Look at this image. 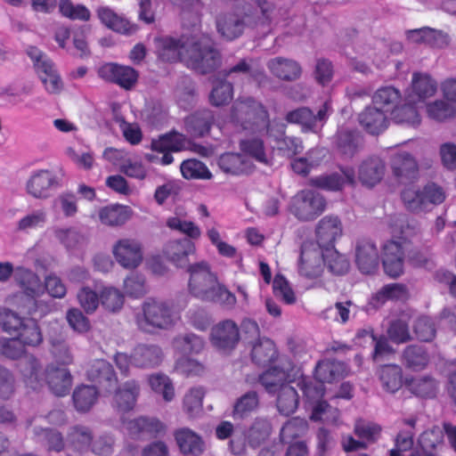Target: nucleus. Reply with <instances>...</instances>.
<instances>
[{"label": "nucleus", "instance_id": "1", "mask_svg": "<svg viewBox=\"0 0 456 456\" xmlns=\"http://www.w3.org/2000/svg\"><path fill=\"white\" fill-rule=\"evenodd\" d=\"M230 122L236 127L256 134L260 137L269 134L277 140V149L286 157L300 153L302 142L295 137H283L284 126L270 122L265 107L252 98L237 100L232 108Z\"/></svg>", "mask_w": 456, "mask_h": 456}, {"label": "nucleus", "instance_id": "31", "mask_svg": "<svg viewBox=\"0 0 456 456\" xmlns=\"http://www.w3.org/2000/svg\"><path fill=\"white\" fill-rule=\"evenodd\" d=\"M175 437L183 454L199 455L205 449L201 437L190 428H183L176 430Z\"/></svg>", "mask_w": 456, "mask_h": 456}, {"label": "nucleus", "instance_id": "23", "mask_svg": "<svg viewBox=\"0 0 456 456\" xmlns=\"http://www.w3.org/2000/svg\"><path fill=\"white\" fill-rule=\"evenodd\" d=\"M355 262L363 273H373L379 265V250L369 240H360L355 245Z\"/></svg>", "mask_w": 456, "mask_h": 456}, {"label": "nucleus", "instance_id": "48", "mask_svg": "<svg viewBox=\"0 0 456 456\" xmlns=\"http://www.w3.org/2000/svg\"><path fill=\"white\" fill-rule=\"evenodd\" d=\"M26 53L32 61L40 80L57 71L53 62L37 47L29 45Z\"/></svg>", "mask_w": 456, "mask_h": 456}, {"label": "nucleus", "instance_id": "59", "mask_svg": "<svg viewBox=\"0 0 456 456\" xmlns=\"http://www.w3.org/2000/svg\"><path fill=\"white\" fill-rule=\"evenodd\" d=\"M55 238L68 249H77L86 243V237L74 228H58L54 231Z\"/></svg>", "mask_w": 456, "mask_h": 456}, {"label": "nucleus", "instance_id": "28", "mask_svg": "<svg viewBox=\"0 0 456 456\" xmlns=\"http://www.w3.org/2000/svg\"><path fill=\"white\" fill-rule=\"evenodd\" d=\"M387 113L375 106L366 107L359 115L361 126L371 134H379L387 126Z\"/></svg>", "mask_w": 456, "mask_h": 456}, {"label": "nucleus", "instance_id": "21", "mask_svg": "<svg viewBox=\"0 0 456 456\" xmlns=\"http://www.w3.org/2000/svg\"><path fill=\"white\" fill-rule=\"evenodd\" d=\"M404 244L391 240L383 247V266L386 273L398 277L403 270Z\"/></svg>", "mask_w": 456, "mask_h": 456}, {"label": "nucleus", "instance_id": "3", "mask_svg": "<svg viewBox=\"0 0 456 456\" xmlns=\"http://www.w3.org/2000/svg\"><path fill=\"white\" fill-rule=\"evenodd\" d=\"M257 9L244 16L237 12H225L216 18L218 33L227 40L239 37L246 27L265 31L269 28L273 19V5L266 0H257Z\"/></svg>", "mask_w": 456, "mask_h": 456}, {"label": "nucleus", "instance_id": "62", "mask_svg": "<svg viewBox=\"0 0 456 456\" xmlns=\"http://www.w3.org/2000/svg\"><path fill=\"white\" fill-rule=\"evenodd\" d=\"M180 169L185 179H210L212 176L206 165L195 159L183 161Z\"/></svg>", "mask_w": 456, "mask_h": 456}, {"label": "nucleus", "instance_id": "9", "mask_svg": "<svg viewBox=\"0 0 456 456\" xmlns=\"http://www.w3.org/2000/svg\"><path fill=\"white\" fill-rule=\"evenodd\" d=\"M189 292L195 297L206 301L219 281L210 265L201 261L189 266Z\"/></svg>", "mask_w": 456, "mask_h": 456}, {"label": "nucleus", "instance_id": "5", "mask_svg": "<svg viewBox=\"0 0 456 456\" xmlns=\"http://www.w3.org/2000/svg\"><path fill=\"white\" fill-rule=\"evenodd\" d=\"M151 149L163 155L159 159L152 154H147V159L151 162H159L162 165H169L174 161L171 151L188 150L202 157H208L213 153V150L210 147L191 142L183 134L176 132L166 134L153 140L151 142Z\"/></svg>", "mask_w": 456, "mask_h": 456}, {"label": "nucleus", "instance_id": "58", "mask_svg": "<svg viewBox=\"0 0 456 456\" xmlns=\"http://www.w3.org/2000/svg\"><path fill=\"white\" fill-rule=\"evenodd\" d=\"M15 336L24 346H37L43 341L40 329L33 319H26L24 324Z\"/></svg>", "mask_w": 456, "mask_h": 456}, {"label": "nucleus", "instance_id": "47", "mask_svg": "<svg viewBox=\"0 0 456 456\" xmlns=\"http://www.w3.org/2000/svg\"><path fill=\"white\" fill-rule=\"evenodd\" d=\"M252 360L258 365L265 366L273 362L276 357V348L273 342L268 338H259L253 343L251 350Z\"/></svg>", "mask_w": 456, "mask_h": 456}, {"label": "nucleus", "instance_id": "29", "mask_svg": "<svg viewBox=\"0 0 456 456\" xmlns=\"http://www.w3.org/2000/svg\"><path fill=\"white\" fill-rule=\"evenodd\" d=\"M96 13L101 22L113 31L126 35L134 31V26L128 20L108 6L97 8Z\"/></svg>", "mask_w": 456, "mask_h": 456}, {"label": "nucleus", "instance_id": "63", "mask_svg": "<svg viewBox=\"0 0 456 456\" xmlns=\"http://www.w3.org/2000/svg\"><path fill=\"white\" fill-rule=\"evenodd\" d=\"M409 429L400 431L395 438V446L390 451V456H403L402 452L411 450L413 446L412 428L415 425V419H410L404 421Z\"/></svg>", "mask_w": 456, "mask_h": 456}, {"label": "nucleus", "instance_id": "10", "mask_svg": "<svg viewBox=\"0 0 456 456\" xmlns=\"http://www.w3.org/2000/svg\"><path fill=\"white\" fill-rule=\"evenodd\" d=\"M325 200L319 192L305 189L293 197L291 212L301 221H312L325 210Z\"/></svg>", "mask_w": 456, "mask_h": 456}, {"label": "nucleus", "instance_id": "2", "mask_svg": "<svg viewBox=\"0 0 456 456\" xmlns=\"http://www.w3.org/2000/svg\"><path fill=\"white\" fill-rule=\"evenodd\" d=\"M155 51L163 61H183L189 68L207 73L219 63V53L213 48L209 37H192L181 42L171 37L154 39Z\"/></svg>", "mask_w": 456, "mask_h": 456}, {"label": "nucleus", "instance_id": "44", "mask_svg": "<svg viewBox=\"0 0 456 456\" xmlns=\"http://www.w3.org/2000/svg\"><path fill=\"white\" fill-rule=\"evenodd\" d=\"M382 387L388 393L397 392L403 386V370L396 364H387L380 367L378 372Z\"/></svg>", "mask_w": 456, "mask_h": 456}, {"label": "nucleus", "instance_id": "16", "mask_svg": "<svg viewBox=\"0 0 456 456\" xmlns=\"http://www.w3.org/2000/svg\"><path fill=\"white\" fill-rule=\"evenodd\" d=\"M99 76L110 82H114L125 89L132 88L137 82L138 73L128 66L116 63H105L98 69Z\"/></svg>", "mask_w": 456, "mask_h": 456}, {"label": "nucleus", "instance_id": "43", "mask_svg": "<svg viewBox=\"0 0 456 456\" xmlns=\"http://www.w3.org/2000/svg\"><path fill=\"white\" fill-rule=\"evenodd\" d=\"M15 280L25 293L32 297H39L45 291L39 277L27 268L17 267L15 269Z\"/></svg>", "mask_w": 456, "mask_h": 456}, {"label": "nucleus", "instance_id": "51", "mask_svg": "<svg viewBox=\"0 0 456 456\" xmlns=\"http://www.w3.org/2000/svg\"><path fill=\"white\" fill-rule=\"evenodd\" d=\"M73 403L78 411H89L98 399V391L94 386L82 385L73 392Z\"/></svg>", "mask_w": 456, "mask_h": 456}, {"label": "nucleus", "instance_id": "17", "mask_svg": "<svg viewBox=\"0 0 456 456\" xmlns=\"http://www.w3.org/2000/svg\"><path fill=\"white\" fill-rule=\"evenodd\" d=\"M192 240L187 238L169 240L163 248V254L176 267H186L189 265V256L193 255L196 251Z\"/></svg>", "mask_w": 456, "mask_h": 456}, {"label": "nucleus", "instance_id": "42", "mask_svg": "<svg viewBox=\"0 0 456 456\" xmlns=\"http://www.w3.org/2000/svg\"><path fill=\"white\" fill-rule=\"evenodd\" d=\"M205 346L204 339L194 333L177 335L172 341L174 351L180 355L200 353Z\"/></svg>", "mask_w": 456, "mask_h": 456}, {"label": "nucleus", "instance_id": "60", "mask_svg": "<svg viewBox=\"0 0 456 456\" xmlns=\"http://www.w3.org/2000/svg\"><path fill=\"white\" fill-rule=\"evenodd\" d=\"M403 361L408 368L420 370L428 365L429 358L422 346H411L403 353Z\"/></svg>", "mask_w": 456, "mask_h": 456}, {"label": "nucleus", "instance_id": "33", "mask_svg": "<svg viewBox=\"0 0 456 456\" xmlns=\"http://www.w3.org/2000/svg\"><path fill=\"white\" fill-rule=\"evenodd\" d=\"M220 168L228 174L242 175L248 174L253 169L252 161L240 153H224L219 158Z\"/></svg>", "mask_w": 456, "mask_h": 456}, {"label": "nucleus", "instance_id": "57", "mask_svg": "<svg viewBox=\"0 0 456 456\" xmlns=\"http://www.w3.org/2000/svg\"><path fill=\"white\" fill-rule=\"evenodd\" d=\"M405 385L412 394L419 397H433L437 391L436 380L429 377L406 379Z\"/></svg>", "mask_w": 456, "mask_h": 456}, {"label": "nucleus", "instance_id": "35", "mask_svg": "<svg viewBox=\"0 0 456 456\" xmlns=\"http://www.w3.org/2000/svg\"><path fill=\"white\" fill-rule=\"evenodd\" d=\"M132 357L134 366L154 367L162 361V351L155 345H139L134 349Z\"/></svg>", "mask_w": 456, "mask_h": 456}, {"label": "nucleus", "instance_id": "50", "mask_svg": "<svg viewBox=\"0 0 456 456\" xmlns=\"http://www.w3.org/2000/svg\"><path fill=\"white\" fill-rule=\"evenodd\" d=\"M272 427L265 419H256L248 429L246 438L252 448L260 447L270 436Z\"/></svg>", "mask_w": 456, "mask_h": 456}, {"label": "nucleus", "instance_id": "36", "mask_svg": "<svg viewBox=\"0 0 456 456\" xmlns=\"http://www.w3.org/2000/svg\"><path fill=\"white\" fill-rule=\"evenodd\" d=\"M260 383L270 395L281 390L283 386H291L290 373L284 369L272 368L260 376Z\"/></svg>", "mask_w": 456, "mask_h": 456}, {"label": "nucleus", "instance_id": "41", "mask_svg": "<svg viewBox=\"0 0 456 456\" xmlns=\"http://www.w3.org/2000/svg\"><path fill=\"white\" fill-rule=\"evenodd\" d=\"M213 120L214 116L212 111L203 110L185 118V129L193 136H203L209 131Z\"/></svg>", "mask_w": 456, "mask_h": 456}, {"label": "nucleus", "instance_id": "39", "mask_svg": "<svg viewBox=\"0 0 456 456\" xmlns=\"http://www.w3.org/2000/svg\"><path fill=\"white\" fill-rule=\"evenodd\" d=\"M415 102H408L395 108L391 112V118L396 124L409 127H417L421 123V117Z\"/></svg>", "mask_w": 456, "mask_h": 456}, {"label": "nucleus", "instance_id": "54", "mask_svg": "<svg viewBox=\"0 0 456 456\" xmlns=\"http://www.w3.org/2000/svg\"><path fill=\"white\" fill-rule=\"evenodd\" d=\"M259 405L258 395L251 391L240 396L234 403L232 417L237 419H243L256 411Z\"/></svg>", "mask_w": 456, "mask_h": 456}, {"label": "nucleus", "instance_id": "18", "mask_svg": "<svg viewBox=\"0 0 456 456\" xmlns=\"http://www.w3.org/2000/svg\"><path fill=\"white\" fill-rule=\"evenodd\" d=\"M444 431L439 427L424 431L418 440V447L410 456H439L444 447Z\"/></svg>", "mask_w": 456, "mask_h": 456}, {"label": "nucleus", "instance_id": "13", "mask_svg": "<svg viewBox=\"0 0 456 456\" xmlns=\"http://www.w3.org/2000/svg\"><path fill=\"white\" fill-rule=\"evenodd\" d=\"M240 339L237 324L232 320H224L212 327L210 341L221 351H229L235 347Z\"/></svg>", "mask_w": 456, "mask_h": 456}, {"label": "nucleus", "instance_id": "11", "mask_svg": "<svg viewBox=\"0 0 456 456\" xmlns=\"http://www.w3.org/2000/svg\"><path fill=\"white\" fill-rule=\"evenodd\" d=\"M112 255L116 262L124 269L134 270L143 262L142 243L134 238H122L112 246Z\"/></svg>", "mask_w": 456, "mask_h": 456}, {"label": "nucleus", "instance_id": "38", "mask_svg": "<svg viewBox=\"0 0 456 456\" xmlns=\"http://www.w3.org/2000/svg\"><path fill=\"white\" fill-rule=\"evenodd\" d=\"M347 374L345 363L331 360L321 361L315 368V379L321 383H330Z\"/></svg>", "mask_w": 456, "mask_h": 456}, {"label": "nucleus", "instance_id": "6", "mask_svg": "<svg viewBox=\"0 0 456 456\" xmlns=\"http://www.w3.org/2000/svg\"><path fill=\"white\" fill-rule=\"evenodd\" d=\"M299 385L305 397L306 407L311 411L310 419L314 421L339 426L340 411L338 408L331 407L322 400L324 395L323 383L303 379Z\"/></svg>", "mask_w": 456, "mask_h": 456}, {"label": "nucleus", "instance_id": "46", "mask_svg": "<svg viewBox=\"0 0 456 456\" xmlns=\"http://www.w3.org/2000/svg\"><path fill=\"white\" fill-rule=\"evenodd\" d=\"M401 99V93L394 86L379 88L372 95V104L384 110L385 113L393 111Z\"/></svg>", "mask_w": 456, "mask_h": 456}, {"label": "nucleus", "instance_id": "7", "mask_svg": "<svg viewBox=\"0 0 456 456\" xmlns=\"http://www.w3.org/2000/svg\"><path fill=\"white\" fill-rule=\"evenodd\" d=\"M405 208L413 213L431 211L445 200L443 189L435 183H428L422 189L415 186L405 188L402 192Z\"/></svg>", "mask_w": 456, "mask_h": 456}, {"label": "nucleus", "instance_id": "25", "mask_svg": "<svg viewBox=\"0 0 456 456\" xmlns=\"http://www.w3.org/2000/svg\"><path fill=\"white\" fill-rule=\"evenodd\" d=\"M124 432L132 437H139L144 435L155 436L164 432L165 425L153 418L140 417L130 420H123Z\"/></svg>", "mask_w": 456, "mask_h": 456}, {"label": "nucleus", "instance_id": "56", "mask_svg": "<svg viewBox=\"0 0 456 456\" xmlns=\"http://www.w3.org/2000/svg\"><path fill=\"white\" fill-rule=\"evenodd\" d=\"M426 112L429 118L444 121L456 116V105L444 100H436L426 104Z\"/></svg>", "mask_w": 456, "mask_h": 456}, {"label": "nucleus", "instance_id": "40", "mask_svg": "<svg viewBox=\"0 0 456 456\" xmlns=\"http://www.w3.org/2000/svg\"><path fill=\"white\" fill-rule=\"evenodd\" d=\"M354 181V172L352 169L342 170V175L331 174L321 175L311 180V184L318 188L329 191L340 190L345 183H352Z\"/></svg>", "mask_w": 456, "mask_h": 456}, {"label": "nucleus", "instance_id": "55", "mask_svg": "<svg viewBox=\"0 0 456 456\" xmlns=\"http://www.w3.org/2000/svg\"><path fill=\"white\" fill-rule=\"evenodd\" d=\"M276 405L278 411L283 415L293 413L298 405V395L292 386H283L281 390L276 392Z\"/></svg>", "mask_w": 456, "mask_h": 456}, {"label": "nucleus", "instance_id": "4", "mask_svg": "<svg viewBox=\"0 0 456 456\" xmlns=\"http://www.w3.org/2000/svg\"><path fill=\"white\" fill-rule=\"evenodd\" d=\"M181 311L174 302L148 299L136 314V323L145 332L167 330L180 320Z\"/></svg>", "mask_w": 456, "mask_h": 456}, {"label": "nucleus", "instance_id": "49", "mask_svg": "<svg viewBox=\"0 0 456 456\" xmlns=\"http://www.w3.org/2000/svg\"><path fill=\"white\" fill-rule=\"evenodd\" d=\"M240 148L244 156L263 164L268 163V156L260 137H249L240 141Z\"/></svg>", "mask_w": 456, "mask_h": 456}, {"label": "nucleus", "instance_id": "14", "mask_svg": "<svg viewBox=\"0 0 456 456\" xmlns=\"http://www.w3.org/2000/svg\"><path fill=\"white\" fill-rule=\"evenodd\" d=\"M323 270V252L312 243L302 246L298 272L306 278L319 277Z\"/></svg>", "mask_w": 456, "mask_h": 456}, {"label": "nucleus", "instance_id": "37", "mask_svg": "<svg viewBox=\"0 0 456 456\" xmlns=\"http://www.w3.org/2000/svg\"><path fill=\"white\" fill-rule=\"evenodd\" d=\"M46 384L49 388L58 396L67 395L71 387V375L66 368H57L49 365Z\"/></svg>", "mask_w": 456, "mask_h": 456}, {"label": "nucleus", "instance_id": "30", "mask_svg": "<svg viewBox=\"0 0 456 456\" xmlns=\"http://www.w3.org/2000/svg\"><path fill=\"white\" fill-rule=\"evenodd\" d=\"M87 376L90 379L98 381L106 390L115 387L118 382L112 366L102 359L91 362Z\"/></svg>", "mask_w": 456, "mask_h": 456}, {"label": "nucleus", "instance_id": "52", "mask_svg": "<svg viewBox=\"0 0 456 456\" xmlns=\"http://www.w3.org/2000/svg\"><path fill=\"white\" fill-rule=\"evenodd\" d=\"M148 384L151 390L160 395L166 402L174 400L175 393L172 380L163 373H154L148 377Z\"/></svg>", "mask_w": 456, "mask_h": 456}, {"label": "nucleus", "instance_id": "64", "mask_svg": "<svg viewBox=\"0 0 456 456\" xmlns=\"http://www.w3.org/2000/svg\"><path fill=\"white\" fill-rule=\"evenodd\" d=\"M101 304L109 312H118L124 305L123 293L114 287H105L101 291Z\"/></svg>", "mask_w": 456, "mask_h": 456}, {"label": "nucleus", "instance_id": "19", "mask_svg": "<svg viewBox=\"0 0 456 456\" xmlns=\"http://www.w3.org/2000/svg\"><path fill=\"white\" fill-rule=\"evenodd\" d=\"M317 243L320 247H332L343 235V224L336 216H325L315 228Z\"/></svg>", "mask_w": 456, "mask_h": 456}, {"label": "nucleus", "instance_id": "8", "mask_svg": "<svg viewBox=\"0 0 456 456\" xmlns=\"http://www.w3.org/2000/svg\"><path fill=\"white\" fill-rule=\"evenodd\" d=\"M61 186V176L52 168H38L31 171L25 189L27 193L37 200H47Z\"/></svg>", "mask_w": 456, "mask_h": 456}, {"label": "nucleus", "instance_id": "61", "mask_svg": "<svg viewBox=\"0 0 456 456\" xmlns=\"http://www.w3.org/2000/svg\"><path fill=\"white\" fill-rule=\"evenodd\" d=\"M362 137L355 131H340L338 134V147L341 153L352 156L362 145Z\"/></svg>", "mask_w": 456, "mask_h": 456}, {"label": "nucleus", "instance_id": "20", "mask_svg": "<svg viewBox=\"0 0 456 456\" xmlns=\"http://www.w3.org/2000/svg\"><path fill=\"white\" fill-rule=\"evenodd\" d=\"M330 111V104L325 102L322 107L318 110L317 115H314L308 108H298L289 111L286 119L289 123L301 125L306 129H314L318 123L325 121Z\"/></svg>", "mask_w": 456, "mask_h": 456}, {"label": "nucleus", "instance_id": "26", "mask_svg": "<svg viewBox=\"0 0 456 456\" xmlns=\"http://www.w3.org/2000/svg\"><path fill=\"white\" fill-rule=\"evenodd\" d=\"M267 68L277 78L284 81H294L300 77L302 69L295 60L275 57L268 61Z\"/></svg>", "mask_w": 456, "mask_h": 456}, {"label": "nucleus", "instance_id": "27", "mask_svg": "<svg viewBox=\"0 0 456 456\" xmlns=\"http://www.w3.org/2000/svg\"><path fill=\"white\" fill-rule=\"evenodd\" d=\"M392 169L395 176L406 183L416 178L418 165L416 160L405 151L396 153L392 159Z\"/></svg>", "mask_w": 456, "mask_h": 456}, {"label": "nucleus", "instance_id": "53", "mask_svg": "<svg viewBox=\"0 0 456 456\" xmlns=\"http://www.w3.org/2000/svg\"><path fill=\"white\" fill-rule=\"evenodd\" d=\"M205 389L202 387H192L184 395L183 409L191 418L202 411Z\"/></svg>", "mask_w": 456, "mask_h": 456}, {"label": "nucleus", "instance_id": "22", "mask_svg": "<svg viewBox=\"0 0 456 456\" xmlns=\"http://www.w3.org/2000/svg\"><path fill=\"white\" fill-rule=\"evenodd\" d=\"M166 226L171 231L184 234L191 240H199L202 234L200 226L188 218V213L183 208H176L166 219Z\"/></svg>", "mask_w": 456, "mask_h": 456}, {"label": "nucleus", "instance_id": "15", "mask_svg": "<svg viewBox=\"0 0 456 456\" xmlns=\"http://www.w3.org/2000/svg\"><path fill=\"white\" fill-rule=\"evenodd\" d=\"M437 92V83L427 73L415 72L412 74L410 87L405 93L408 102H425L433 97Z\"/></svg>", "mask_w": 456, "mask_h": 456}, {"label": "nucleus", "instance_id": "32", "mask_svg": "<svg viewBox=\"0 0 456 456\" xmlns=\"http://www.w3.org/2000/svg\"><path fill=\"white\" fill-rule=\"evenodd\" d=\"M385 173L384 162L377 157L362 161L359 167V179L366 186H374L380 182Z\"/></svg>", "mask_w": 456, "mask_h": 456}, {"label": "nucleus", "instance_id": "34", "mask_svg": "<svg viewBox=\"0 0 456 456\" xmlns=\"http://www.w3.org/2000/svg\"><path fill=\"white\" fill-rule=\"evenodd\" d=\"M133 210L128 206L114 204L103 207L99 211L101 223L108 226H120L132 216Z\"/></svg>", "mask_w": 456, "mask_h": 456}, {"label": "nucleus", "instance_id": "12", "mask_svg": "<svg viewBox=\"0 0 456 456\" xmlns=\"http://www.w3.org/2000/svg\"><path fill=\"white\" fill-rule=\"evenodd\" d=\"M49 366L45 368L33 355L27 356L20 363V372L24 385L33 390H38L46 385Z\"/></svg>", "mask_w": 456, "mask_h": 456}, {"label": "nucleus", "instance_id": "45", "mask_svg": "<svg viewBox=\"0 0 456 456\" xmlns=\"http://www.w3.org/2000/svg\"><path fill=\"white\" fill-rule=\"evenodd\" d=\"M406 37L410 42L424 43L436 47H442L447 44L446 35L430 28L409 30Z\"/></svg>", "mask_w": 456, "mask_h": 456}, {"label": "nucleus", "instance_id": "24", "mask_svg": "<svg viewBox=\"0 0 456 456\" xmlns=\"http://www.w3.org/2000/svg\"><path fill=\"white\" fill-rule=\"evenodd\" d=\"M140 395L138 381L130 379L120 385L115 392L112 401L113 407L118 412H127L134 409Z\"/></svg>", "mask_w": 456, "mask_h": 456}]
</instances>
